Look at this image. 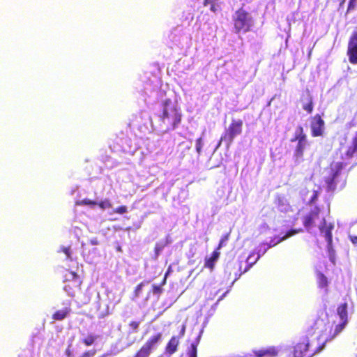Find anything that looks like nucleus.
Instances as JSON below:
<instances>
[{
	"instance_id": "obj_1",
	"label": "nucleus",
	"mask_w": 357,
	"mask_h": 357,
	"mask_svg": "<svg viewBox=\"0 0 357 357\" xmlns=\"http://www.w3.org/2000/svg\"><path fill=\"white\" fill-rule=\"evenodd\" d=\"M162 111L158 116L160 126L167 132L178 127L182 121V113L180 107L170 99L162 102Z\"/></svg>"
},
{
	"instance_id": "obj_2",
	"label": "nucleus",
	"mask_w": 357,
	"mask_h": 357,
	"mask_svg": "<svg viewBox=\"0 0 357 357\" xmlns=\"http://www.w3.org/2000/svg\"><path fill=\"white\" fill-rule=\"evenodd\" d=\"M325 345L326 341H322L320 337H305L294 346V349L298 357H312L321 351Z\"/></svg>"
},
{
	"instance_id": "obj_3",
	"label": "nucleus",
	"mask_w": 357,
	"mask_h": 357,
	"mask_svg": "<svg viewBox=\"0 0 357 357\" xmlns=\"http://www.w3.org/2000/svg\"><path fill=\"white\" fill-rule=\"evenodd\" d=\"M253 256H255V254L251 253L245 261L239 258L236 261L229 262L227 264L226 272L229 275H234V282L239 279L242 274L246 273L252 266L257 262L260 257L259 254H258L255 259L250 261Z\"/></svg>"
},
{
	"instance_id": "obj_4",
	"label": "nucleus",
	"mask_w": 357,
	"mask_h": 357,
	"mask_svg": "<svg viewBox=\"0 0 357 357\" xmlns=\"http://www.w3.org/2000/svg\"><path fill=\"white\" fill-rule=\"evenodd\" d=\"M235 33H247L251 30L252 19L250 14L243 8L238 9L233 15Z\"/></svg>"
},
{
	"instance_id": "obj_5",
	"label": "nucleus",
	"mask_w": 357,
	"mask_h": 357,
	"mask_svg": "<svg viewBox=\"0 0 357 357\" xmlns=\"http://www.w3.org/2000/svg\"><path fill=\"white\" fill-rule=\"evenodd\" d=\"M243 121L241 119H232L224 134L221 136L217 147H219L222 142H225L227 146L233 142L234 138L242 132Z\"/></svg>"
},
{
	"instance_id": "obj_6",
	"label": "nucleus",
	"mask_w": 357,
	"mask_h": 357,
	"mask_svg": "<svg viewBox=\"0 0 357 357\" xmlns=\"http://www.w3.org/2000/svg\"><path fill=\"white\" fill-rule=\"evenodd\" d=\"M291 142L297 141L298 143L294 151V158L296 161L301 160L304 155V151L307 145V135L304 132L303 128L298 126L296 128L294 136L290 140Z\"/></svg>"
},
{
	"instance_id": "obj_7",
	"label": "nucleus",
	"mask_w": 357,
	"mask_h": 357,
	"mask_svg": "<svg viewBox=\"0 0 357 357\" xmlns=\"http://www.w3.org/2000/svg\"><path fill=\"white\" fill-rule=\"evenodd\" d=\"M347 163V162H337L331 164L329 174L325 178V183L328 192H333L336 189L337 183L338 182L337 178L344 166H345Z\"/></svg>"
},
{
	"instance_id": "obj_8",
	"label": "nucleus",
	"mask_w": 357,
	"mask_h": 357,
	"mask_svg": "<svg viewBox=\"0 0 357 357\" xmlns=\"http://www.w3.org/2000/svg\"><path fill=\"white\" fill-rule=\"evenodd\" d=\"M347 55L349 61L353 65H357V28L352 32L349 37Z\"/></svg>"
},
{
	"instance_id": "obj_9",
	"label": "nucleus",
	"mask_w": 357,
	"mask_h": 357,
	"mask_svg": "<svg viewBox=\"0 0 357 357\" xmlns=\"http://www.w3.org/2000/svg\"><path fill=\"white\" fill-rule=\"evenodd\" d=\"M328 317L326 307L324 309H320L316 311L314 314H312L309 320V327L312 330H317L323 325L325 320Z\"/></svg>"
},
{
	"instance_id": "obj_10",
	"label": "nucleus",
	"mask_w": 357,
	"mask_h": 357,
	"mask_svg": "<svg viewBox=\"0 0 357 357\" xmlns=\"http://www.w3.org/2000/svg\"><path fill=\"white\" fill-rule=\"evenodd\" d=\"M325 123L320 114L314 115L311 120L310 129L312 137H320L324 134Z\"/></svg>"
},
{
	"instance_id": "obj_11",
	"label": "nucleus",
	"mask_w": 357,
	"mask_h": 357,
	"mask_svg": "<svg viewBox=\"0 0 357 357\" xmlns=\"http://www.w3.org/2000/svg\"><path fill=\"white\" fill-rule=\"evenodd\" d=\"M302 231V229H291L289 231H288L283 236H273V238H271V239L270 240V242L268 243H262L260 247H263V246H266L267 245L266 248H264V250L262 252V254L265 253V252L270 248L271 247H273L278 244H279L280 243H281L282 241H283L284 240L301 232Z\"/></svg>"
},
{
	"instance_id": "obj_12",
	"label": "nucleus",
	"mask_w": 357,
	"mask_h": 357,
	"mask_svg": "<svg viewBox=\"0 0 357 357\" xmlns=\"http://www.w3.org/2000/svg\"><path fill=\"white\" fill-rule=\"evenodd\" d=\"M333 225L332 224H326V221L325 218H323L321 224L319 225V228L321 233L324 234V237L326 241H327L328 248H332L333 243V235L332 230L333 229Z\"/></svg>"
},
{
	"instance_id": "obj_13",
	"label": "nucleus",
	"mask_w": 357,
	"mask_h": 357,
	"mask_svg": "<svg viewBox=\"0 0 357 357\" xmlns=\"http://www.w3.org/2000/svg\"><path fill=\"white\" fill-rule=\"evenodd\" d=\"M319 208H315L303 217V224L307 230L314 226L315 221L319 218Z\"/></svg>"
},
{
	"instance_id": "obj_14",
	"label": "nucleus",
	"mask_w": 357,
	"mask_h": 357,
	"mask_svg": "<svg viewBox=\"0 0 357 357\" xmlns=\"http://www.w3.org/2000/svg\"><path fill=\"white\" fill-rule=\"evenodd\" d=\"M347 324L343 322L339 321L336 323V321H333L328 335V337L324 340L328 342L335 338L344 329Z\"/></svg>"
},
{
	"instance_id": "obj_15",
	"label": "nucleus",
	"mask_w": 357,
	"mask_h": 357,
	"mask_svg": "<svg viewBox=\"0 0 357 357\" xmlns=\"http://www.w3.org/2000/svg\"><path fill=\"white\" fill-rule=\"evenodd\" d=\"M180 344L179 337L172 336L167 342L165 347V353L168 356H172L178 351Z\"/></svg>"
},
{
	"instance_id": "obj_16",
	"label": "nucleus",
	"mask_w": 357,
	"mask_h": 357,
	"mask_svg": "<svg viewBox=\"0 0 357 357\" xmlns=\"http://www.w3.org/2000/svg\"><path fill=\"white\" fill-rule=\"evenodd\" d=\"M162 333H158L149 337L142 347L151 354L154 347L162 340Z\"/></svg>"
},
{
	"instance_id": "obj_17",
	"label": "nucleus",
	"mask_w": 357,
	"mask_h": 357,
	"mask_svg": "<svg viewBox=\"0 0 357 357\" xmlns=\"http://www.w3.org/2000/svg\"><path fill=\"white\" fill-rule=\"evenodd\" d=\"M354 158L357 159V132L352 137L351 145L348 147L345 153V158H342L349 160Z\"/></svg>"
},
{
	"instance_id": "obj_18",
	"label": "nucleus",
	"mask_w": 357,
	"mask_h": 357,
	"mask_svg": "<svg viewBox=\"0 0 357 357\" xmlns=\"http://www.w3.org/2000/svg\"><path fill=\"white\" fill-rule=\"evenodd\" d=\"M347 307L348 305L347 303H342L337 307V314L340 317V321L347 324L349 322Z\"/></svg>"
},
{
	"instance_id": "obj_19",
	"label": "nucleus",
	"mask_w": 357,
	"mask_h": 357,
	"mask_svg": "<svg viewBox=\"0 0 357 357\" xmlns=\"http://www.w3.org/2000/svg\"><path fill=\"white\" fill-rule=\"evenodd\" d=\"M71 312V308L66 307L61 310H56L52 315V319L54 321H62L65 319Z\"/></svg>"
},
{
	"instance_id": "obj_20",
	"label": "nucleus",
	"mask_w": 357,
	"mask_h": 357,
	"mask_svg": "<svg viewBox=\"0 0 357 357\" xmlns=\"http://www.w3.org/2000/svg\"><path fill=\"white\" fill-rule=\"evenodd\" d=\"M220 252L218 250H214L209 258L205 260L204 266L212 271L214 268L215 264L220 257Z\"/></svg>"
},
{
	"instance_id": "obj_21",
	"label": "nucleus",
	"mask_w": 357,
	"mask_h": 357,
	"mask_svg": "<svg viewBox=\"0 0 357 357\" xmlns=\"http://www.w3.org/2000/svg\"><path fill=\"white\" fill-rule=\"evenodd\" d=\"M305 100L306 102L303 104V108L305 111H306L308 114H311L313 111L314 103L312 96L310 93H307L306 96L301 99L302 101Z\"/></svg>"
},
{
	"instance_id": "obj_22",
	"label": "nucleus",
	"mask_w": 357,
	"mask_h": 357,
	"mask_svg": "<svg viewBox=\"0 0 357 357\" xmlns=\"http://www.w3.org/2000/svg\"><path fill=\"white\" fill-rule=\"evenodd\" d=\"M317 282L319 288L328 290V280L324 273L321 272L317 273Z\"/></svg>"
},
{
	"instance_id": "obj_23",
	"label": "nucleus",
	"mask_w": 357,
	"mask_h": 357,
	"mask_svg": "<svg viewBox=\"0 0 357 357\" xmlns=\"http://www.w3.org/2000/svg\"><path fill=\"white\" fill-rule=\"evenodd\" d=\"M179 146L181 148V151H179L180 158L181 159L191 156V146L190 144H188L185 142H183L179 144Z\"/></svg>"
},
{
	"instance_id": "obj_24",
	"label": "nucleus",
	"mask_w": 357,
	"mask_h": 357,
	"mask_svg": "<svg viewBox=\"0 0 357 357\" xmlns=\"http://www.w3.org/2000/svg\"><path fill=\"white\" fill-rule=\"evenodd\" d=\"M199 344V340H196L192 342L187 349L188 357H197V347Z\"/></svg>"
},
{
	"instance_id": "obj_25",
	"label": "nucleus",
	"mask_w": 357,
	"mask_h": 357,
	"mask_svg": "<svg viewBox=\"0 0 357 357\" xmlns=\"http://www.w3.org/2000/svg\"><path fill=\"white\" fill-rule=\"evenodd\" d=\"M218 0H204V5L205 6L210 5V10L213 13H216L220 10V5L217 3Z\"/></svg>"
},
{
	"instance_id": "obj_26",
	"label": "nucleus",
	"mask_w": 357,
	"mask_h": 357,
	"mask_svg": "<svg viewBox=\"0 0 357 357\" xmlns=\"http://www.w3.org/2000/svg\"><path fill=\"white\" fill-rule=\"evenodd\" d=\"M265 357H277L279 350L274 346L264 348Z\"/></svg>"
},
{
	"instance_id": "obj_27",
	"label": "nucleus",
	"mask_w": 357,
	"mask_h": 357,
	"mask_svg": "<svg viewBox=\"0 0 357 357\" xmlns=\"http://www.w3.org/2000/svg\"><path fill=\"white\" fill-rule=\"evenodd\" d=\"M98 338L97 335L93 334H89L86 337L82 340V342L87 347L93 344Z\"/></svg>"
},
{
	"instance_id": "obj_28",
	"label": "nucleus",
	"mask_w": 357,
	"mask_h": 357,
	"mask_svg": "<svg viewBox=\"0 0 357 357\" xmlns=\"http://www.w3.org/2000/svg\"><path fill=\"white\" fill-rule=\"evenodd\" d=\"M277 357H298L296 355V353L294 350L291 349H284L283 351H279L278 355Z\"/></svg>"
},
{
	"instance_id": "obj_29",
	"label": "nucleus",
	"mask_w": 357,
	"mask_h": 357,
	"mask_svg": "<svg viewBox=\"0 0 357 357\" xmlns=\"http://www.w3.org/2000/svg\"><path fill=\"white\" fill-rule=\"evenodd\" d=\"M69 274L72 278V282L73 283L74 286L79 289L81 282L79 280V275L75 272L73 271L69 272Z\"/></svg>"
},
{
	"instance_id": "obj_30",
	"label": "nucleus",
	"mask_w": 357,
	"mask_h": 357,
	"mask_svg": "<svg viewBox=\"0 0 357 357\" xmlns=\"http://www.w3.org/2000/svg\"><path fill=\"white\" fill-rule=\"evenodd\" d=\"M151 353H149L144 347H141L139 350L132 356V357H149Z\"/></svg>"
},
{
	"instance_id": "obj_31",
	"label": "nucleus",
	"mask_w": 357,
	"mask_h": 357,
	"mask_svg": "<svg viewBox=\"0 0 357 357\" xmlns=\"http://www.w3.org/2000/svg\"><path fill=\"white\" fill-rule=\"evenodd\" d=\"M149 283V281H143V282H140L139 284H137L134 291L135 296V297L139 296L143 287Z\"/></svg>"
},
{
	"instance_id": "obj_32",
	"label": "nucleus",
	"mask_w": 357,
	"mask_h": 357,
	"mask_svg": "<svg viewBox=\"0 0 357 357\" xmlns=\"http://www.w3.org/2000/svg\"><path fill=\"white\" fill-rule=\"evenodd\" d=\"M203 144H204L203 138L202 137H200L196 139L195 148H196V151L198 155H200L202 153Z\"/></svg>"
},
{
	"instance_id": "obj_33",
	"label": "nucleus",
	"mask_w": 357,
	"mask_h": 357,
	"mask_svg": "<svg viewBox=\"0 0 357 357\" xmlns=\"http://www.w3.org/2000/svg\"><path fill=\"white\" fill-rule=\"evenodd\" d=\"M139 325H140L139 321H131L128 324L130 328L131 329V333L138 332Z\"/></svg>"
},
{
	"instance_id": "obj_34",
	"label": "nucleus",
	"mask_w": 357,
	"mask_h": 357,
	"mask_svg": "<svg viewBox=\"0 0 357 357\" xmlns=\"http://www.w3.org/2000/svg\"><path fill=\"white\" fill-rule=\"evenodd\" d=\"M162 291H163V289L160 285H156V284L152 285V293L154 295H156L158 298H159V297L161 295V294L162 293Z\"/></svg>"
},
{
	"instance_id": "obj_35",
	"label": "nucleus",
	"mask_w": 357,
	"mask_h": 357,
	"mask_svg": "<svg viewBox=\"0 0 357 357\" xmlns=\"http://www.w3.org/2000/svg\"><path fill=\"white\" fill-rule=\"evenodd\" d=\"M78 204L95 206L96 205H97V202L96 201H93L89 199H84L78 202Z\"/></svg>"
},
{
	"instance_id": "obj_36",
	"label": "nucleus",
	"mask_w": 357,
	"mask_h": 357,
	"mask_svg": "<svg viewBox=\"0 0 357 357\" xmlns=\"http://www.w3.org/2000/svg\"><path fill=\"white\" fill-rule=\"evenodd\" d=\"M97 204L102 208L105 209L107 208H111L112 206L111 202L108 199H105L103 201H101L99 203H97Z\"/></svg>"
},
{
	"instance_id": "obj_37",
	"label": "nucleus",
	"mask_w": 357,
	"mask_h": 357,
	"mask_svg": "<svg viewBox=\"0 0 357 357\" xmlns=\"http://www.w3.org/2000/svg\"><path fill=\"white\" fill-rule=\"evenodd\" d=\"M97 353V350L95 349L84 351L79 357H93Z\"/></svg>"
},
{
	"instance_id": "obj_38",
	"label": "nucleus",
	"mask_w": 357,
	"mask_h": 357,
	"mask_svg": "<svg viewBox=\"0 0 357 357\" xmlns=\"http://www.w3.org/2000/svg\"><path fill=\"white\" fill-rule=\"evenodd\" d=\"M229 234H225L221 237V239L219 242L218 246L216 250H220L222 246L225 245V242H227L229 239Z\"/></svg>"
},
{
	"instance_id": "obj_39",
	"label": "nucleus",
	"mask_w": 357,
	"mask_h": 357,
	"mask_svg": "<svg viewBox=\"0 0 357 357\" xmlns=\"http://www.w3.org/2000/svg\"><path fill=\"white\" fill-rule=\"evenodd\" d=\"M61 251L63 252L66 255L67 259H72L71 258V249L70 246L63 247L61 248Z\"/></svg>"
},
{
	"instance_id": "obj_40",
	"label": "nucleus",
	"mask_w": 357,
	"mask_h": 357,
	"mask_svg": "<svg viewBox=\"0 0 357 357\" xmlns=\"http://www.w3.org/2000/svg\"><path fill=\"white\" fill-rule=\"evenodd\" d=\"M127 211H128V208L126 206H120L114 210V213H119V214H123V213H126Z\"/></svg>"
},
{
	"instance_id": "obj_41",
	"label": "nucleus",
	"mask_w": 357,
	"mask_h": 357,
	"mask_svg": "<svg viewBox=\"0 0 357 357\" xmlns=\"http://www.w3.org/2000/svg\"><path fill=\"white\" fill-rule=\"evenodd\" d=\"M255 357H265L264 348L255 349L252 351Z\"/></svg>"
},
{
	"instance_id": "obj_42",
	"label": "nucleus",
	"mask_w": 357,
	"mask_h": 357,
	"mask_svg": "<svg viewBox=\"0 0 357 357\" xmlns=\"http://www.w3.org/2000/svg\"><path fill=\"white\" fill-rule=\"evenodd\" d=\"M356 8V0H350L347 7V12L354 10Z\"/></svg>"
},
{
	"instance_id": "obj_43",
	"label": "nucleus",
	"mask_w": 357,
	"mask_h": 357,
	"mask_svg": "<svg viewBox=\"0 0 357 357\" xmlns=\"http://www.w3.org/2000/svg\"><path fill=\"white\" fill-rule=\"evenodd\" d=\"M64 289L68 292L70 296H75V291L72 290V287L70 284H65Z\"/></svg>"
},
{
	"instance_id": "obj_44",
	"label": "nucleus",
	"mask_w": 357,
	"mask_h": 357,
	"mask_svg": "<svg viewBox=\"0 0 357 357\" xmlns=\"http://www.w3.org/2000/svg\"><path fill=\"white\" fill-rule=\"evenodd\" d=\"M185 326L183 325L181 330L179 333V335L178 337H179V338L183 337L185 335Z\"/></svg>"
},
{
	"instance_id": "obj_45",
	"label": "nucleus",
	"mask_w": 357,
	"mask_h": 357,
	"mask_svg": "<svg viewBox=\"0 0 357 357\" xmlns=\"http://www.w3.org/2000/svg\"><path fill=\"white\" fill-rule=\"evenodd\" d=\"M169 269H170V268H169ZM169 273V270H168V271H167V272L165 273V277H164V278H163V280H162V282H161V284H160V286H161V287H162V285H165V284H166V282H167V275H168Z\"/></svg>"
},
{
	"instance_id": "obj_46",
	"label": "nucleus",
	"mask_w": 357,
	"mask_h": 357,
	"mask_svg": "<svg viewBox=\"0 0 357 357\" xmlns=\"http://www.w3.org/2000/svg\"><path fill=\"white\" fill-rule=\"evenodd\" d=\"M350 241L354 243V244H357V236H351L350 235L349 236Z\"/></svg>"
},
{
	"instance_id": "obj_47",
	"label": "nucleus",
	"mask_w": 357,
	"mask_h": 357,
	"mask_svg": "<svg viewBox=\"0 0 357 357\" xmlns=\"http://www.w3.org/2000/svg\"><path fill=\"white\" fill-rule=\"evenodd\" d=\"M317 197H318V192L317 191H314V195L312 197L311 202H314L317 198Z\"/></svg>"
},
{
	"instance_id": "obj_48",
	"label": "nucleus",
	"mask_w": 357,
	"mask_h": 357,
	"mask_svg": "<svg viewBox=\"0 0 357 357\" xmlns=\"http://www.w3.org/2000/svg\"><path fill=\"white\" fill-rule=\"evenodd\" d=\"M241 357H255V356L253 354H248V355H245V356H243Z\"/></svg>"
},
{
	"instance_id": "obj_49",
	"label": "nucleus",
	"mask_w": 357,
	"mask_h": 357,
	"mask_svg": "<svg viewBox=\"0 0 357 357\" xmlns=\"http://www.w3.org/2000/svg\"><path fill=\"white\" fill-rule=\"evenodd\" d=\"M66 354L67 355L70 357V351L68 349L66 350Z\"/></svg>"
}]
</instances>
